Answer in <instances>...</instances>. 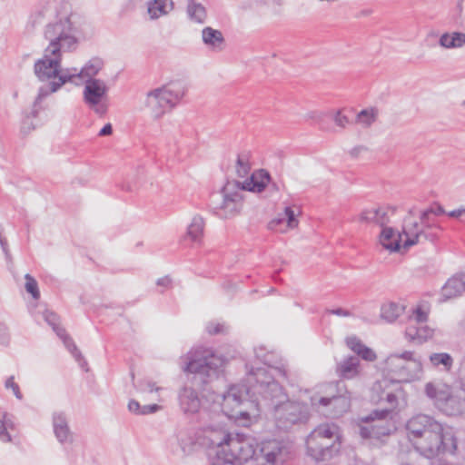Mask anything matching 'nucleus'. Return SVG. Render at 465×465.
<instances>
[{
	"mask_svg": "<svg viewBox=\"0 0 465 465\" xmlns=\"http://www.w3.org/2000/svg\"><path fill=\"white\" fill-rule=\"evenodd\" d=\"M272 355L262 345L253 348V359L246 363L248 382L252 384L255 393L261 396L265 404L272 408V416L279 430H288L292 425L304 422L309 419L310 407L317 408L344 406L346 400L342 397H318L304 391L300 395V401H289L281 385L274 380V372L286 377V371L270 366Z\"/></svg>",
	"mask_w": 465,
	"mask_h": 465,
	"instance_id": "nucleus-1",
	"label": "nucleus"
},
{
	"mask_svg": "<svg viewBox=\"0 0 465 465\" xmlns=\"http://www.w3.org/2000/svg\"><path fill=\"white\" fill-rule=\"evenodd\" d=\"M258 442L248 433L232 431L226 423L210 420L194 435L175 431L167 439L166 446L175 455L188 456L200 445L209 449L210 462L247 465L259 459Z\"/></svg>",
	"mask_w": 465,
	"mask_h": 465,
	"instance_id": "nucleus-2",
	"label": "nucleus"
},
{
	"mask_svg": "<svg viewBox=\"0 0 465 465\" xmlns=\"http://www.w3.org/2000/svg\"><path fill=\"white\" fill-rule=\"evenodd\" d=\"M76 15L71 11L68 4H64L56 11L55 17L49 22L45 30V38L49 45L45 50L43 57L35 63L36 77L47 84L39 88L35 102L40 103L52 94L58 92L64 84L75 82L78 68H63L62 52L75 48Z\"/></svg>",
	"mask_w": 465,
	"mask_h": 465,
	"instance_id": "nucleus-3",
	"label": "nucleus"
},
{
	"mask_svg": "<svg viewBox=\"0 0 465 465\" xmlns=\"http://www.w3.org/2000/svg\"><path fill=\"white\" fill-rule=\"evenodd\" d=\"M407 438L414 450L426 459L455 455L458 439L453 429L434 417L417 414L406 423Z\"/></svg>",
	"mask_w": 465,
	"mask_h": 465,
	"instance_id": "nucleus-4",
	"label": "nucleus"
},
{
	"mask_svg": "<svg viewBox=\"0 0 465 465\" xmlns=\"http://www.w3.org/2000/svg\"><path fill=\"white\" fill-rule=\"evenodd\" d=\"M370 401L374 404L385 403L382 410H375L370 415L362 417L365 423L360 426V435L363 439H379L392 430V425L387 421L389 415L406 404L403 388L392 379L384 375L373 382L370 389Z\"/></svg>",
	"mask_w": 465,
	"mask_h": 465,
	"instance_id": "nucleus-5",
	"label": "nucleus"
},
{
	"mask_svg": "<svg viewBox=\"0 0 465 465\" xmlns=\"http://www.w3.org/2000/svg\"><path fill=\"white\" fill-rule=\"evenodd\" d=\"M211 411L219 412L235 425L251 428L261 419L260 403L250 397V389L243 384H231L221 392L206 396Z\"/></svg>",
	"mask_w": 465,
	"mask_h": 465,
	"instance_id": "nucleus-6",
	"label": "nucleus"
},
{
	"mask_svg": "<svg viewBox=\"0 0 465 465\" xmlns=\"http://www.w3.org/2000/svg\"><path fill=\"white\" fill-rule=\"evenodd\" d=\"M104 68V61L94 56L79 68L74 85H84L82 100L84 104L94 114L104 116L109 110V85L104 79L97 78Z\"/></svg>",
	"mask_w": 465,
	"mask_h": 465,
	"instance_id": "nucleus-7",
	"label": "nucleus"
},
{
	"mask_svg": "<svg viewBox=\"0 0 465 465\" xmlns=\"http://www.w3.org/2000/svg\"><path fill=\"white\" fill-rule=\"evenodd\" d=\"M228 362L213 348L197 345L191 348L179 359V367L186 374L199 375L204 381L216 378Z\"/></svg>",
	"mask_w": 465,
	"mask_h": 465,
	"instance_id": "nucleus-8",
	"label": "nucleus"
},
{
	"mask_svg": "<svg viewBox=\"0 0 465 465\" xmlns=\"http://www.w3.org/2000/svg\"><path fill=\"white\" fill-rule=\"evenodd\" d=\"M342 434L334 423L318 425L306 438V454L316 461L331 460L341 450Z\"/></svg>",
	"mask_w": 465,
	"mask_h": 465,
	"instance_id": "nucleus-9",
	"label": "nucleus"
},
{
	"mask_svg": "<svg viewBox=\"0 0 465 465\" xmlns=\"http://www.w3.org/2000/svg\"><path fill=\"white\" fill-rule=\"evenodd\" d=\"M187 91L183 81L169 82L148 91L143 106L153 120H160L181 104Z\"/></svg>",
	"mask_w": 465,
	"mask_h": 465,
	"instance_id": "nucleus-10",
	"label": "nucleus"
},
{
	"mask_svg": "<svg viewBox=\"0 0 465 465\" xmlns=\"http://www.w3.org/2000/svg\"><path fill=\"white\" fill-rule=\"evenodd\" d=\"M381 371L399 384L420 381L424 375L421 357L413 351L389 354L381 363Z\"/></svg>",
	"mask_w": 465,
	"mask_h": 465,
	"instance_id": "nucleus-11",
	"label": "nucleus"
},
{
	"mask_svg": "<svg viewBox=\"0 0 465 465\" xmlns=\"http://www.w3.org/2000/svg\"><path fill=\"white\" fill-rule=\"evenodd\" d=\"M242 202V189L239 182H227L222 190L213 195V208L224 218L236 214Z\"/></svg>",
	"mask_w": 465,
	"mask_h": 465,
	"instance_id": "nucleus-12",
	"label": "nucleus"
},
{
	"mask_svg": "<svg viewBox=\"0 0 465 465\" xmlns=\"http://www.w3.org/2000/svg\"><path fill=\"white\" fill-rule=\"evenodd\" d=\"M259 459L249 465H283L290 458L291 450L287 443L272 440L258 442Z\"/></svg>",
	"mask_w": 465,
	"mask_h": 465,
	"instance_id": "nucleus-13",
	"label": "nucleus"
},
{
	"mask_svg": "<svg viewBox=\"0 0 465 465\" xmlns=\"http://www.w3.org/2000/svg\"><path fill=\"white\" fill-rule=\"evenodd\" d=\"M428 317L429 311L420 305L411 310L405 329V338L408 341L421 344L433 336V330L425 324Z\"/></svg>",
	"mask_w": 465,
	"mask_h": 465,
	"instance_id": "nucleus-14",
	"label": "nucleus"
},
{
	"mask_svg": "<svg viewBox=\"0 0 465 465\" xmlns=\"http://www.w3.org/2000/svg\"><path fill=\"white\" fill-rule=\"evenodd\" d=\"M432 228H428L426 225H423L420 218V222L415 220L411 216V212L410 215L405 218L403 223L402 234L405 236V240L402 242V248L407 250L410 247L420 243L422 239L430 242L434 241L436 234L432 232H428Z\"/></svg>",
	"mask_w": 465,
	"mask_h": 465,
	"instance_id": "nucleus-15",
	"label": "nucleus"
},
{
	"mask_svg": "<svg viewBox=\"0 0 465 465\" xmlns=\"http://www.w3.org/2000/svg\"><path fill=\"white\" fill-rule=\"evenodd\" d=\"M302 214V209L297 204H288L272 218L268 227L276 232L285 233L294 230L299 226V217Z\"/></svg>",
	"mask_w": 465,
	"mask_h": 465,
	"instance_id": "nucleus-16",
	"label": "nucleus"
},
{
	"mask_svg": "<svg viewBox=\"0 0 465 465\" xmlns=\"http://www.w3.org/2000/svg\"><path fill=\"white\" fill-rule=\"evenodd\" d=\"M396 208L386 205H373L362 210L359 221L367 224L383 228L392 223Z\"/></svg>",
	"mask_w": 465,
	"mask_h": 465,
	"instance_id": "nucleus-17",
	"label": "nucleus"
},
{
	"mask_svg": "<svg viewBox=\"0 0 465 465\" xmlns=\"http://www.w3.org/2000/svg\"><path fill=\"white\" fill-rule=\"evenodd\" d=\"M42 317L50 326H52L53 330L60 337L64 346L78 361V363L84 367L85 361L82 357L81 352L78 351L72 339L66 334L65 331L59 326V319L57 315L53 312L45 309L42 312Z\"/></svg>",
	"mask_w": 465,
	"mask_h": 465,
	"instance_id": "nucleus-18",
	"label": "nucleus"
},
{
	"mask_svg": "<svg viewBox=\"0 0 465 465\" xmlns=\"http://www.w3.org/2000/svg\"><path fill=\"white\" fill-rule=\"evenodd\" d=\"M52 430L55 440L60 445L68 447L74 443V435L64 412L54 411L52 414Z\"/></svg>",
	"mask_w": 465,
	"mask_h": 465,
	"instance_id": "nucleus-19",
	"label": "nucleus"
},
{
	"mask_svg": "<svg viewBox=\"0 0 465 465\" xmlns=\"http://www.w3.org/2000/svg\"><path fill=\"white\" fill-rule=\"evenodd\" d=\"M178 404L185 415L196 414L202 406L197 391L190 385H183L178 391Z\"/></svg>",
	"mask_w": 465,
	"mask_h": 465,
	"instance_id": "nucleus-20",
	"label": "nucleus"
},
{
	"mask_svg": "<svg viewBox=\"0 0 465 465\" xmlns=\"http://www.w3.org/2000/svg\"><path fill=\"white\" fill-rule=\"evenodd\" d=\"M201 40L210 52L220 53L225 48V38L223 32L212 26H205L202 29Z\"/></svg>",
	"mask_w": 465,
	"mask_h": 465,
	"instance_id": "nucleus-21",
	"label": "nucleus"
},
{
	"mask_svg": "<svg viewBox=\"0 0 465 465\" xmlns=\"http://www.w3.org/2000/svg\"><path fill=\"white\" fill-rule=\"evenodd\" d=\"M271 182L270 173L264 169H259L252 173L240 185L242 191L262 193Z\"/></svg>",
	"mask_w": 465,
	"mask_h": 465,
	"instance_id": "nucleus-22",
	"label": "nucleus"
},
{
	"mask_svg": "<svg viewBox=\"0 0 465 465\" xmlns=\"http://www.w3.org/2000/svg\"><path fill=\"white\" fill-rule=\"evenodd\" d=\"M204 221L200 215H194L187 225L183 242H189L192 247L202 245L204 236Z\"/></svg>",
	"mask_w": 465,
	"mask_h": 465,
	"instance_id": "nucleus-23",
	"label": "nucleus"
},
{
	"mask_svg": "<svg viewBox=\"0 0 465 465\" xmlns=\"http://www.w3.org/2000/svg\"><path fill=\"white\" fill-rule=\"evenodd\" d=\"M174 9L173 0H149L146 3V15L150 21H156L169 15Z\"/></svg>",
	"mask_w": 465,
	"mask_h": 465,
	"instance_id": "nucleus-24",
	"label": "nucleus"
},
{
	"mask_svg": "<svg viewBox=\"0 0 465 465\" xmlns=\"http://www.w3.org/2000/svg\"><path fill=\"white\" fill-rule=\"evenodd\" d=\"M379 242L383 248L391 252H399L402 248L401 234L387 225L381 228Z\"/></svg>",
	"mask_w": 465,
	"mask_h": 465,
	"instance_id": "nucleus-25",
	"label": "nucleus"
},
{
	"mask_svg": "<svg viewBox=\"0 0 465 465\" xmlns=\"http://www.w3.org/2000/svg\"><path fill=\"white\" fill-rule=\"evenodd\" d=\"M425 393L430 399L434 401L438 408H440L452 393V391L449 385L435 381L426 383Z\"/></svg>",
	"mask_w": 465,
	"mask_h": 465,
	"instance_id": "nucleus-26",
	"label": "nucleus"
},
{
	"mask_svg": "<svg viewBox=\"0 0 465 465\" xmlns=\"http://www.w3.org/2000/svg\"><path fill=\"white\" fill-rule=\"evenodd\" d=\"M465 291V273L455 275L448 280L442 287L441 295L444 300L455 298Z\"/></svg>",
	"mask_w": 465,
	"mask_h": 465,
	"instance_id": "nucleus-27",
	"label": "nucleus"
},
{
	"mask_svg": "<svg viewBox=\"0 0 465 465\" xmlns=\"http://www.w3.org/2000/svg\"><path fill=\"white\" fill-rule=\"evenodd\" d=\"M351 351L365 362H373L378 358L377 353L373 349L367 346L355 336L351 337Z\"/></svg>",
	"mask_w": 465,
	"mask_h": 465,
	"instance_id": "nucleus-28",
	"label": "nucleus"
},
{
	"mask_svg": "<svg viewBox=\"0 0 465 465\" xmlns=\"http://www.w3.org/2000/svg\"><path fill=\"white\" fill-rule=\"evenodd\" d=\"M186 15L190 22L193 24L203 25L207 20V11L205 6L195 0L188 1Z\"/></svg>",
	"mask_w": 465,
	"mask_h": 465,
	"instance_id": "nucleus-29",
	"label": "nucleus"
},
{
	"mask_svg": "<svg viewBox=\"0 0 465 465\" xmlns=\"http://www.w3.org/2000/svg\"><path fill=\"white\" fill-rule=\"evenodd\" d=\"M406 310L403 302H388L381 307V317L387 322H394Z\"/></svg>",
	"mask_w": 465,
	"mask_h": 465,
	"instance_id": "nucleus-30",
	"label": "nucleus"
},
{
	"mask_svg": "<svg viewBox=\"0 0 465 465\" xmlns=\"http://www.w3.org/2000/svg\"><path fill=\"white\" fill-rule=\"evenodd\" d=\"M15 425L13 415L4 411L0 413V441L3 443L12 442V431Z\"/></svg>",
	"mask_w": 465,
	"mask_h": 465,
	"instance_id": "nucleus-31",
	"label": "nucleus"
},
{
	"mask_svg": "<svg viewBox=\"0 0 465 465\" xmlns=\"http://www.w3.org/2000/svg\"><path fill=\"white\" fill-rule=\"evenodd\" d=\"M448 415H459L465 411V399L453 392L440 408Z\"/></svg>",
	"mask_w": 465,
	"mask_h": 465,
	"instance_id": "nucleus-32",
	"label": "nucleus"
},
{
	"mask_svg": "<svg viewBox=\"0 0 465 465\" xmlns=\"http://www.w3.org/2000/svg\"><path fill=\"white\" fill-rule=\"evenodd\" d=\"M379 111L374 107H370L359 112L355 117L354 124L362 129H367L376 122Z\"/></svg>",
	"mask_w": 465,
	"mask_h": 465,
	"instance_id": "nucleus-33",
	"label": "nucleus"
},
{
	"mask_svg": "<svg viewBox=\"0 0 465 465\" xmlns=\"http://www.w3.org/2000/svg\"><path fill=\"white\" fill-rule=\"evenodd\" d=\"M140 391L143 394H147L148 400L156 401L158 402H163L165 400L163 396L165 389L157 386L154 382L150 381H145L140 385Z\"/></svg>",
	"mask_w": 465,
	"mask_h": 465,
	"instance_id": "nucleus-34",
	"label": "nucleus"
},
{
	"mask_svg": "<svg viewBox=\"0 0 465 465\" xmlns=\"http://www.w3.org/2000/svg\"><path fill=\"white\" fill-rule=\"evenodd\" d=\"M429 361L432 367L440 368L443 371H450L453 366V358L447 352L431 353Z\"/></svg>",
	"mask_w": 465,
	"mask_h": 465,
	"instance_id": "nucleus-35",
	"label": "nucleus"
},
{
	"mask_svg": "<svg viewBox=\"0 0 465 465\" xmlns=\"http://www.w3.org/2000/svg\"><path fill=\"white\" fill-rule=\"evenodd\" d=\"M127 407L129 411L135 415L152 414L162 410V407L157 403L141 405L135 400H130Z\"/></svg>",
	"mask_w": 465,
	"mask_h": 465,
	"instance_id": "nucleus-36",
	"label": "nucleus"
},
{
	"mask_svg": "<svg viewBox=\"0 0 465 465\" xmlns=\"http://www.w3.org/2000/svg\"><path fill=\"white\" fill-rule=\"evenodd\" d=\"M36 118V110H33L30 114H27L24 116L20 124V133L23 136L30 134L39 126V123Z\"/></svg>",
	"mask_w": 465,
	"mask_h": 465,
	"instance_id": "nucleus-37",
	"label": "nucleus"
},
{
	"mask_svg": "<svg viewBox=\"0 0 465 465\" xmlns=\"http://www.w3.org/2000/svg\"><path fill=\"white\" fill-rule=\"evenodd\" d=\"M328 118L334 123V127H331L330 131L336 132L338 129H344L348 124L347 109L331 110L328 112Z\"/></svg>",
	"mask_w": 465,
	"mask_h": 465,
	"instance_id": "nucleus-38",
	"label": "nucleus"
},
{
	"mask_svg": "<svg viewBox=\"0 0 465 465\" xmlns=\"http://www.w3.org/2000/svg\"><path fill=\"white\" fill-rule=\"evenodd\" d=\"M236 173L240 177H245L251 170L250 153L243 152L238 153L235 160Z\"/></svg>",
	"mask_w": 465,
	"mask_h": 465,
	"instance_id": "nucleus-39",
	"label": "nucleus"
},
{
	"mask_svg": "<svg viewBox=\"0 0 465 465\" xmlns=\"http://www.w3.org/2000/svg\"><path fill=\"white\" fill-rule=\"evenodd\" d=\"M445 213L444 209L441 206H437L436 208H430L423 212H421L420 218L421 219L422 224L426 225L428 228H438L435 220L432 218V215L438 216Z\"/></svg>",
	"mask_w": 465,
	"mask_h": 465,
	"instance_id": "nucleus-40",
	"label": "nucleus"
},
{
	"mask_svg": "<svg viewBox=\"0 0 465 465\" xmlns=\"http://www.w3.org/2000/svg\"><path fill=\"white\" fill-rule=\"evenodd\" d=\"M328 112L324 111H310L305 114L306 120H311L317 124L321 130L329 131L331 127L327 123Z\"/></svg>",
	"mask_w": 465,
	"mask_h": 465,
	"instance_id": "nucleus-41",
	"label": "nucleus"
},
{
	"mask_svg": "<svg viewBox=\"0 0 465 465\" xmlns=\"http://www.w3.org/2000/svg\"><path fill=\"white\" fill-rule=\"evenodd\" d=\"M25 292L31 295V297L37 301L40 298V290L38 286L37 281L29 273L25 275V284H24Z\"/></svg>",
	"mask_w": 465,
	"mask_h": 465,
	"instance_id": "nucleus-42",
	"label": "nucleus"
},
{
	"mask_svg": "<svg viewBox=\"0 0 465 465\" xmlns=\"http://www.w3.org/2000/svg\"><path fill=\"white\" fill-rule=\"evenodd\" d=\"M4 387L6 391H11L16 400L22 401L24 399L20 386L15 381V377L14 375L5 378L4 381Z\"/></svg>",
	"mask_w": 465,
	"mask_h": 465,
	"instance_id": "nucleus-43",
	"label": "nucleus"
},
{
	"mask_svg": "<svg viewBox=\"0 0 465 465\" xmlns=\"http://www.w3.org/2000/svg\"><path fill=\"white\" fill-rule=\"evenodd\" d=\"M227 330L228 326L225 322L220 321H211L205 325V331L210 335L224 333Z\"/></svg>",
	"mask_w": 465,
	"mask_h": 465,
	"instance_id": "nucleus-44",
	"label": "nucleus"
},
{
	"mask_svg": "<svg viewBox=\"0 0 465 465\" xmlns=\"http://www.w3.org/2000/svg\"><path fill=\"white\" fill-rule=\"evenodd\" d=\"M365 371L364 363L351 356V379L361 376Z\"/></svg>",
	"mask_w": 465,
	"mask_h": 465,
	"instance_id": "nucleus-45",
	"label": "nucleus"
},
{
	"mask_svg": "<svg viewBox=\"0 0 465 465\" xmlns=\"http://www.w3.org/2000/svg\"><path fill=\"white\" fill-rule=\"evenodd\" d=\"M11 336L7 325L0 322V345L8 346L10 344Z\"/></svg>",
	"mask_w": 465,
	"mask_h": 465,
	"instance_id": "nucleus-46",
	"label": "nucleus"
},
{
	"mask_svg": "<svg viewBox=\"0 0 465 465\" xmlns=\"http://www.w3.org/2000/svg\"><path fill=\"white\" fill-rule=\"evenodd\" d=\"M439 44L443 48H455V44L452 39L451 34L445 33L440 37Z\"/></svg>",
	"mask_w": 465,
	"mask_h": 465,
	"instance_id": "nucleus-47",
	"label": "nucleus"
},
{
	"mask_svg": "<svg viewBox=\"0 0 465 465\" xmlns=\"http://www.w3.org/2000/svg\"><path fill=\"white\" fill-rule=\"evenodd\" d=\"M156 285L161 288V292L169 290L173 287V280L170 276H163L156 281Z\"/></svg>",
	"mask_w": 465,
	"mask_h": 465,
	"instance_id": "nucleus-48",
	"label": "nucleus"
},
{
	"mask_svg": "<svg viewBox=\"0 0 465 465\" xmlns=\"http://www.w3.org/2000/svg\"><path fill=\"white\" fill-rule=\"evenodd\" d=\"M451 35L455 44V48L461 47L463 45H465V34L454 32L451 34Z\"/></svg>",
	"mask_w": 465,
	"mask_h": 465,
	"instance_id": "nucleus-49",
	"label": "nucleus"
},
{
	"mask_svg": "<svg viewBox=\"0 0 465 465\" xmlns=\"http://www.w3.org/2000/svg\"><path fill=\"white\" fill-rule=\"evenodd\" d=\"M339 374L343 377V378H346L348 373H349V360H344L339 366H338V369H337Z\"/></svg>",
	"mask_w": 465,
	"mask_h": 465,
	"instance_id": "nucleus-50",
	"label": "nucleus"
},
{
	"mask_svg": "<svg viewBox=\"0 0 465 465\" xmlns=\"http://www.w3.org/2000/svg\"><path fill=\"white\" fill-rule=\"evenodd\" d=\"M42 21V14L41 13H37V14H32L28 19V24H30L33 27L40 23Z\"/></svg>",
	"mask_w": 465,
	"mask_h": 465,
	"instance_id": "nucleus-51",
	"label": "nucleus"
},
{
	"mask_svg": "<svg viewBox=\"0 0 465 465\" xmlns=\"http://www.w3.org/2000/svg\"><path fill=\"white\" fill-rule=\"evenodd\" d=\"M113 133V127L111 124H106L100 131L99 135L100 136H106L110 135Z\"/></svg>",
	"mask_w": 465,
	"mask_h": 465,
	"instance_id": "nucleus-52",
	"label": "nucleus"
},
{
	"mask_svg": "<svg viewBox=\"0 0 465 465\" xmlns=\"http://www.w3.org/2000/svg\"><path fill=\"white\" fill-rule=\"evenodd\" d=\"M450 217L460 218L465 216V209H457L447 213Z\"/></svg>",
	"mask_w": 465,
	"mask_h": 465,
	"instance_id": "nucleus-53",
	"label": "nucleus"
},
{
	"mask_svg": "<svg viewBox=\"0 0 465 465\" xmlns=\"http://www.w3.org/2000/svg\"><path fill=\"white\" fill-rule=\"evenodd\" d=\"M366 151L363 146H358L351 150V157H358L362 152Z\"/></svg>",
	"mask_w": 465,
	"mask_h": 465,
	"instance_id": "nucleus-54",
	"label": "nucleus"
},
{
	"mask_svg": "<svg viewBox=\"0 0 465 465\" xmlns=\"http://www.w3.org/2000/svg\"><path fill=\"white\" fill-rule=\"evenodd\" d=\"M326 314H334L338 316H347V312L342 309H337V310H328L326 312Z\"/></svg>",
	"mask_w": 465,
	"mask_h": 465,
	"instance_id": "nucleus-55",
	"label": "nucleus"
},
{
	"mask_svg": "<svg viewBox=\"0 0 465 465\" xmlns=\"http://www.w3.org/2000/svg\"><path fill=\"white\" fill-rule=\"evenodd\" d=\"M460 375L462 386L465 388V361L461 363L460 370Z\"/></svg>",
	"mask_w": 465,
	"mask_h": 465,
	"instance_id": "nucleus-56",
	"label": "nucleus"
}]
</instances>
